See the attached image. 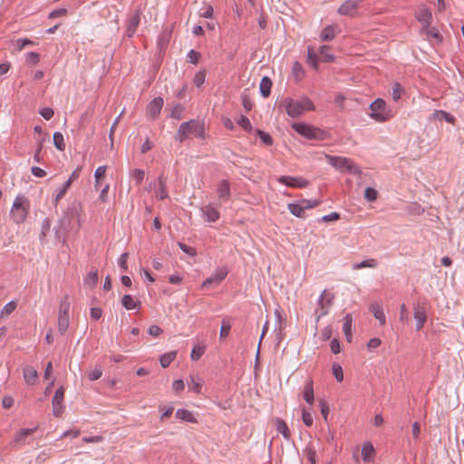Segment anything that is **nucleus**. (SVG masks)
Here are the masks:
<instances>
[{"instance_id":"f257e3e1","label":"nucleus","mask_w":464,"mask_h":464,"mask_svg":"<svg viewBox=\"0 0 464 464\" xmlns=\"http://www.w3.org/2000/svg\"><path fill=\"white\" fill-rule=\"evenodd\" d=\"M79 207L80 205H61V211L63 216L59 219L60 228L56 231L57 237L79 226Z\"/></svg>"},{"instance_id":"f03ea898","label":"nucleus","mask_w":464,"mask_h":464,"mask_svg":"<svg viewBox=\"0 0 464 464\" xmlns=\"http://www.w3.org/2000/svg\"><path fill=\"white\" fill-rule=\"evenodd\" d=\"M280 107L284 108L288 116L297 118L301 116L304 111H314L315 107L313 102L307 97L301 100H294L292 98H284L280 103Z\"/></svg>"},{"instance_id":"7ed1b4c3","label":"nucleus","mask_w":464,"mask_h":464,"mask_svg":"<svg viewBox=\"0 0 464 464\" xmlns=\"http://www.w3.org/2000/svg\"><path fill=\"white\" fill-rule=\"evenodd\" d=\"M326 161L335 169L354 176H361L362 170L357 164L351 159L346 157H339L333 155H325Z\"/></svg>"},{"instance_id":"20e7f679","label":"nucleus","mask_w":464,"mask_h":464,"mask_svg":"<svg viewBox=\"0 0 464 464\" xmlns=\"http://www.w3.org/2000/svg\"><path fill=\"white\" fill-rule=\"evenodd\" d=\"M191 135L202 138L204 136V125L195 120L185 121L179 125L175 140L182 142Z\"/></svg>"},{"instance_id":"39448f33","label":"nucleus","mask_w":464,"mask_h":464,"mask_svg":"<svg viewBox=\"0 0 464 464\" xmlns=\"http://www.w3.org/2000/svg\"><path fill=\"white\" fill-rule=\"evenodd\" d=\"M292 128L308 140H324L329 136L327 131L304 122H295L292 125Z\"/></svg>"},{"instance_id":"423d86ee","label":"nucleus","mask_w":464,"mask_h":464,"mask_svg":"<svg viewBox=\"0 0 464 464\" xmlns=\"http://www.w3.org/2000/svg\"><path fill=\"white\" fill-rule=\"evenodd\" d=\"M385 102L382 99H376L370 104V110L372 112L370 113L371 118L374 119L379 122L386 121L390 115L385 111Z\"/></svg>"},{"instance_id":"0eeeda50","label":"nucleus","mask_w":464,"mask_h":464,"mask_svg":"<svg viewBox=\"0 0 464 464\" xmlns=\"http://www.w3.org/2000/svg\"><path fill=\"white\" fill-rule=\"evenodd\" d=\"M167 178L160 175L157 180L150 184V191H152L157 200H164L168 198Z\"/></svg>"},{"instance_id":"6e6552de","label":"nucleus","mask_w":464,"mask_h":464,"mask_svg":"<svg viewBox=\"0 0 464 464\" xmlns=\"http://www.w3.org/2000/svg\"><path fill=\"white\" fill-rule=\"evenodd\" d=\"M228 274V269L227 266H219L216 268L214 273L211 274L207 279H205L202 283V288H208L212 285H219L222 281L225 280Z\"/></svg>"},{"instance_id":"1a4fd4ad","label":"nucleus","mask_w":464,"mask_h":464,"mask_svg":"<svg viewBox=\"0 0 464 464\" xmlns=\"http://www.w3.org/2000/svg\"><path fill=\"white\" fill-rule=\"evenodd\" d=\"M362 0H346L337 9L341 15L354 16Z\"/></svg>"},{"instance_id":"9d476101","label":"nucleus","mask_w":464,"mask_h":464,"mask_svg":"<svg viewBox=\"0 0 464 464\" xmlns=\"http://www.w3.org/2000/svg\"><path fill=\"white\" fill-rule=\"evenodd\" d=\"M64 397V389L60 387L55 391L54 396L52 400L53 413L54 416L59 417L63 413L64 406L63 404Z\"/></svg>"},{"instance_id":"9b49d317","label":"nucleus","mask_w":464,"mask_h":464,"mask_svg":"<svg viewBox=\"0 0 464 464\" xmlns=\"http://www.w3.org/2000/svg\"><path fill=\"white\" fill-rule=\"evenodd\" d=\"M164 101L162 97H156L150 102L147 106V114L152 120H155L160 114L161 109L163 107Z\"/></svg>"},{"instance_id":"f8f14e48","label":"nucleus","mask_w":464,"mask_h":464,"mask_svg":"<svg viewBox=\"0 0 464 464\" xmlns=\"http://www.w3.org/2000/svg\"><path fill=\"white\" fill-rule=\"evenodd\" d=\"M27 206L28 205H12L10 215L15 223H22L25 219L28 214Z\"/></svg>"},{"instance_id":"ddd939ff","label":"nucleus","mask_w":464,"mask_h":464,"mask_svg":"<svg viewBox=\"0 0 464 464\" xmlns=\"http://www.w3.org/2000/svg\"><path fill=\"white\" fill-rule=\"evenodd\" d=\"M140 10H136L134 14L129 18L127 22L126 35L130 38L136 33V30L140 22Z\"/></svg>"},{"instance_id":"4468645a","label":"nucleus","mask_w":464,"mask_h":464,"mask_svg":"<svg viewBox=\"0 0 464 464\" xmlns=\"http://www.w3.org/2000/svg\"><path fill=\"white\" fill-rule=\"evenodd\" d=\"M413 317L416 321V330L420 331L427 321L426 308L419 304H416L414 306Z\"/></svg>"},{"instance_id":"2eb2a0df","label":"nucleus","mask_w":464,"mask_h":464,"mask_svg":"<svg viewBox=\"0 0 464 464\" xmlns=\"http://www.w3.org/2000/svg\"><path fill=\"white\" fill-rule=\"evenodd\" d=\"M278 180L280 183L293 188H304L308 185V181L306 179L290 176H281Z\"/></svg>"},{"instance_id":"dca6fc26","label":"nucleus","mask_w":464,"mask_h":464,"mask_svg":"<svg viewBox=\"0 0 464 464\" xmlns=\"http://www.w3.org/2000/svg\"><path fill=\"white\" fill-rule=\"evenodd\" d=\"M200 211L203 217L208 222H215L219 218L218 211L213 208L212 205H202L200 208Z\"/></svg>"},{"instance_id":"f3484780","label":"nucleus","mask_w":464,"mask_h":464,"mask_svg":"<svg viewBox=\"0 0 464 464\" xmlns=\"http://www.w3.org/2000/svg\"><path fill=\"white\" fill-rule=\"evenodd\" d=\"M316 205H287L289 211L295 217L303 218H304V210L310 209Z\"/></svg>"},{"instance_id":"a211bd4d","label":"nucleus","mask_w":464,"mask_h":464,"mask_svg":"<svg viewBox=\"0 0 464 464\" xmlns=\"http://www.w3.org/2000/svg\"><path fill=\"white\" fill-rule=\"evenodd\" d=\"M176 418L180 420L189 422V423L198 422L196 417L194 416V413L192 411L185 410V409H179L176 411Z\"/></svg>"},{"instance_id":"6ab92c4d","label":"nucleus","mask_w":464,"mask_h":464,"mask_svg":"<svg viewBox=\"0 0 464 464\" xmlns=\"http://www.w3.org/2000/svg\"><path fill=\"white\" fill-rule=\"evenodd\" d=\"M337 25L330 24L323 29L320 38L323 42L332 41L335 37Z\"/></svg>"},{"instance_id":"aec40b11","label":"nucleus","mask_w":464,"mask_h":464,"mask_svg":"<svg viewBox=\"0 0 464 464\" xmlns=\"http://www.w3.org/2000/svg\"><path fill=\"white\" fill-rule=\"evenodd\" d=\"M121 304L126 310H133L140 307V302L135 301L130 295H123Z\"/></svg>"},{"instance_id":"412c9836","label":"nucleus","mask_w":464,"mask_h":464,"mask_svg":"<svg viewBox=\"0 0 464 464\" xmlns=\"http://www.w3.org/2000/svg\"><path fill=\"white\" fill-rule=\"evenodd\" d=\"M272 81L269 77L264 76L259 84L260 93L263 97L266 98L271 93Z\"/></svg>"},{"instance_id":"4be33fe9","label":"nucleus","mask_w":464,"mask_h":464,"mask_svg":"<svg viewBox=\"0 0 464 464\" xmlns=\"http://www.w3.org/2000/svg\"><path fill=\"white\" fill-rule=\"evenodd\" d=\"M37 376V371L33 367L28 366L24 370V381L29 385H34L36 382Z\"/></svg>"},{"instance_id":"5701e85b","label":"nucleus","mask_w":464,"mask_h":464,"mask_svg":"<svg viewBox=\"0 0 464 464\" xmlns=\"http://www.w3.org/2000/svg\"><path fill=\"white\" fill-rule=\"evenodd\" d=\"M374 453V448L370 441H365L362 447V457L364 462L372 460V455Z\"/></svg>"},{"instance_id":"b1692460","label":"nucleus","mask_w":464,"mask_h":464,"mask_svg":"<svg viewBox=\"0 0 464 464\" xmlns=\"http://www.w3.org/2000/svg\"><path fill=\"white\" fill-rule=\"evenodd\" d=\"M276 426L277 432L288 440L290 439V430L285 421L278 418L276 420Z\"/></svg>"},{"instance_id":"393cba45","label":"nucleus","mask_w":464,"mask_h":464,"mask_svg":"<svg viewBox=\"0 0 464 464\" xmlns=\"http://www.w3.org/2000/svg\"><path fill=\"white\" fill-rule=\"evenodd\" d=\"M304 399L309 405H312L314 401V388L312 381L308 382L304 390Z\"/></svg>"},{"instance_id":"a878e982","label":"nucleus","mask_w":464,"mask_h":464,"mask_svg":"<svg viewBox=\"0 0 464 464\" xmlns=\"http://www.w3.org/2000/svg\"><path fill=\"white\" fill-rule=\"evenodd\" d=\"M378 266V261L374 258L365 259L359 263H356L353 266V268L355 270L362 269V268H376Z\"/></svg>"},{"instance_id":"bb28decb","label":"nucleus","mask_w":464,"mask_h":464,"mask_svg":"<svg viewBox=\"0 0 464 464\" xmlns=\"http://www.w3.org/2000/svg\"><path fill=\"white\" fill-rule=\"evenodd\" d=\"M218 193L220 199L226 201L228 199L229 196V184L226 180L220 181L218 187Z\"/></svg>"},{"instance_id":"cd10ccee","label":"nucleus","mask_w":464,"mask_h":464,"mask_svg":"<svg viewBox=\"0 0 464 464\" xmlns=\"http://www.w3.org/2000/svg\"><path fill=\"white\" fill-rule=\"evenodd\" d=\"M418 20L428 27L432 20L431 13L428 9H421L418 13Z\"/></svg>"},{"instance_id":"c85d7f7f","label":"nucleus","mask_w":464,"mask_h":464,"mask_svg":"<svg viewBox=\"0 0 464 464\" xmlns=\"http://www.w3.org/2000/svg\"><path fill=\"white\" fill-rule=\"evenodd\" d=\"M69 315L59 314L58 316V331L61 334H64L69 327Z\"/></svg>"},{"instance_id":"c756f323","label":"nucleus","mask_w":464,"mask_h":464,"mask_svg":"<svg viewBox=\"0 0 464 464\" xmlns=\"http://www.w3.org/2000/svg\"><path fill=\"white\" fill-rule=\"evenodd\" d=\"M370 310L372 312L374 318L377 319L382 325L385 324L386 317L382 308L378 305L372 304Z\"/></svg>"},{"instance_id":"7c9ffc66","label":"nucleus","mask_w":464,"mask_h":464,"mask_svg":"<svg viewBox=\"0 0 464 464\" xmlns=\"http://www.w3.org/2000/svg\"><path fill=\"white\" fill-rule=\"evenodd\" d=\"M344 323L343 325V330L344 333V335L348 342H351L352 338V316L350 314H346L344 318Z\"/></svg>"},{"instance_id":"2f4dec72","label":"nucleus","mask_w":464,"mask_h":464,"mask_svg":"<svg viewBox=\"0 0 464 464\" xmlns=\"http://www.w3.org/2000/svg\"><path fill=\"white\" fill-rule=\"evenodd\" d=\"M320 54L325 63H331L334 60V55L332 53L331 48L328 45H322L320 47Z\"/></svg>"},{"instance_id":"473e14b6","label":"nucleus","mask_w":464,"mask_h":464,"mask_svg":"<svg viewBox=\"0 0 464 464\" xmlns=\"http://www.w3.org/2000/svg\"><path fill=\"white\" fill-rule=\"evenodd\" d=\"M53 144L60 151H63L65 150L63 135L61 132L56 131L53 133Z\"/></svg>"},{"instance_id":"72a5a7b5","label":"nucleus","mask_w":464,"mask_h":464,"mask_svg":"<svg viewBox=\"0 0 464 464\" xmlns=\"http://www.w3.org/2000/svg\"><path fill=\"white\" fill-rule=\"evenodd\" d=\"M206 347L204 345L197 344L192 348L190 358L192 361H198L204 354Z\"/></svg>"},{"instance_id":"f704fd0d","label":"nucleus","mask_w":464,"mask_h":464,"mask_svg":"<svg viewBox=\"0 0 464 464\" xmlns=\"http://www.w3.org/2000/svg\"><path fill=\"white\" fill-rule=\"evenodd\" d=\"M292 73L296 81L303 79L304 72L302 64L299 62H295L292 66Z\"/></svg>"},{"instance_id":"c9c22d12","label":"nucleus","mask_w":464,"mask_h":464,"mask_svg":"<svg viewBox=\"0 0 464 464\" xmlns=\"http://www.w3.org/2000/svg\"><path fill=\"white\" fill-rule=\"evenodd\" d=\"M202 385L203 381L201 379L196 380L194 378H191L190 382H188V390L197 394H199L201 392Z\"/></svg>"},{"instance_id":"e433bc0d","label":"nucleus","mask_w":464,"mask_h":464,"mask_svg":"<svg viewBox=\"0 0 464 464\" xmlns=\"http://www.w3.org/2000/svg\"><path fill=\"white\" fill-rule=\"evenodd\" d=\"M99 280L98 272L97 271H91L88 273L84 278L85 285L92 287L94 286Z\"/></svg>"},{"instance_id":"4c0bfd02","label":"nucleus","mask_w":464,"mask_h":464,"mask_svg":"<svg viewBox=\"0 0 464 464\" xmlns=\"http://www.w3.org/2000/svg\"><path fill=\"white\" fill-rule=\"evenodd\" d=\"M176 358V353H168L160 356V363L163 368L168 367L171 362Z\"/></svg>"},{"instance_id":"58836bf2","label":"nucleus","mask_w":464,"mask_h":464,"mask_svg":"<svg viewBox=\"0 0 464 464\" xmlns=\"http://www.w3.org/2000/svg\"><path fill=\"white\" fill-rule=\"evenodd\" d=\"M17 303L14 300L8 302L0 312L1 316H6L11 314L16 308Z\"/></svg>"},{"instance_id":"ea45409f","label":"nucleus","mask_w":464,"mask_h":464,"mask_svg":"<svg viewBox=\"0 0 464 464\" xmlns=\"http://www.w3.org/2000/svg\"><path fill=\"white\" fill-rule=\"evenodd\" d=\"M237 124L247 132H250L253 130V127H252V124H251L249 119L245 115L240 116V118L237 121Z\"/></svg>"},{"instance_id":"a19ab883","label":"nucleus","mask_w":464,"mask_h":464,"mask_svg":"<svg viewBox=\"0 0 464 464\" xmlns=\"http://www.w3.org/2000/svg\"><path fill=\"white\" fill-rule=\"evenodd\" d=\"M169 44V34L166 33H162L159 35L157 45L160 51H163L167 48Z\"/></svg>"},{"instance_id":"79ce46f5","label":"nucleus","mask_w":464,"mask_h":464,"mask_svg":"<svg viewBox=\"0 0 464 464\" xmlns=\"http://www.w3.org/2000/svg\"><path fill=\"white\" fill-rule=\"evenodd\" d=\"M392 99H393V101L398 102L401 97V93L404 92V89L399 82H395L392 85Z\"/></svg>"},{"instance_id":"37998d69","label":"nucleus","mask_w":464,"mask_h":464,"mask_svg":"<svg viewBox=\"0 0 464 464\" xmlns=\"http://www.w3.org/2000/svg\"><path fill=\"white\" fill-rule=\"evenodd\" d=\"M69 310H70V302L68 300V296L66 295L60 302L59 314L69 315Z\"/></svg>"},{"instance_id":"c03bdc74","label":"nucleus","mask_w":464,"mask_h":464,"mask_svg":"<svg viewBox=\"0 0 464 464\" xmlns=\"http://www.w3.org/2000/svg\"><path fill=\"white\" fill-rule=\"evenodd\" d=\"M256 132L264 144L267 146L273 144V139L267 132L261 130H256Z\"/></svg>"},{"instance_id":"a18cd8bd","label":"nucleus","mask_w":464,"mask_h":464,"mask_svg":"<svg viewBox=\"0 0 464 464\" xmlns=\"http://www.w3.org/2000/svg\"><path fill=\"white\" fill-rule=\"evenodd\" d=\"M307 62L313 68L317 69V55L311 46L307 50Z\"/></svg>"},{"instance_id":"49530a36","label":"nucleus","mask_w":464,"mask_h":464,"mask_svg":"<svg viewBox=\"0 0 464 464\" xmlns=\"http://www.w3.org/2000/svg\"><path fill=\"white\" fill-rule=\"evenodd\" d=\"M332 299H333V297L327 298V304L326 305H323V307H318L315 310V313L318 314L317 317H316V322H318L321 317H323V316H324V315H326L328 314V307L332 304Z\"/></svg>"},{"instance_id":"de8ad7c7","label":"nucleus","mask_w":464,"mask_h":464,"mask_svg":"<svg viewBox=\"0 0 464 464\" xmlns=\"http://www.w3.org/2000/svg\"><path fill=\"white\" fill-rule=\"evenodd\" d=\"M241 101L246 111H250L253 108V102L249 98L248 94L246 92V91L241 95Z\"/></svg>"},{"instance_id":"09e8293b","label":"nucleus","mask_w":464,"mask_h":464,"mask_svg":"<svg viewBox=\"0 0 464 464\" xmlns=\"http://www.w3.org/2000/svg\"><path fill=\"white\" fill-rule=\"evenodd\" d=\"M178 246L182 252H184L185 254L188 255L191 257H193L197 255V251L195 248H193L182 242H178Z\"/></svg>"},{"instance_id":"8fccbe9b","label":"nucleus","mask_w":464,"mask_h":464,"mask_svg":"<svg viewBox=\"0 0 464 464\" xmlns=\"http://www.w3.org/2000/svg\"><path fill=\"white\" fill-rule=\"evenodd\" d=\"M378 192L375 188L368 187L364 190V197L368 201H374L377 198Z\"/></svg>"},{"instance_id":"3c124183","label":"nucleus","mask_w":464,"mask_h":464,"mask_svg":"<svg viewBox=\"0 0 464 464\" xmlns=\"http://www.w3.org/2000/svg\"><path fill=\"white\" fill-rule=\"evenodd\" d=\"M106 169H107L106 166H100L96 169V170L94 172L96 187L98 186V183L100 182V180L105 177Z\"/></svg>"},{"instance_id":"603ef678","label":"nucleus","mask_w":464,"mask_h":464,"mask_svg":"<svg viewBox=\"0 0 464 464\" xmlns=\"http://www.w3.org/2000/svg\"><path fill=\"white\" fill-rule=\"evenodd\" d=\"M205 79H206V72L204 70L199 71L195 74L193 82L197 87H200L204 83Z\"/></svg>"},{"instance_id":"864d4df0","label":"nucleus","mask_w":464,"mask_h":464,"mask_svg":"<svg viewBox=\"0 0 464 464\" xmlns=\"http://www.w3.org/2000/svg\"><path fill=\"white\" fill-rule=\"evenodd\" d=\"M183 106L181 104H176L172 109H171V111H170V117L171 118H174V119H177V120H179L181 119V116H182V112H183Z\"/></svg>"},{"instance_id":"5fc2aeb1","label":"nucleus","mask_w":464,"mask_h":464,"mask_svg":"<svg viewBox=\"0 0 464 464\" xmlns=\"http://www.w3.org/2000/svg\"><path fill=\"white\" fill-rule=\"evenodd\" d=\"M333 374L337 382H342L343 380V372L342 366L334 363L333 365Z\"/></svg>"},{"instance_id":"6e6d98bb","label":"nucleus","mask_w":464,"mask_h":464,"mask_svg":"<svg viewBox=\"0 0 464 464\" xmlns=\"http://www.w3.org/2000/svg\"><path fill=\"white\" fill-rule=\"evenodd\" d=\"M71 186V180H66L63 185L62 186V188L59 189L58 193L56 194L55 196V201L58 202L60 201L63 197L64 196V194L66 193L67 189L70 188Z\"/></svg>"},{"instance_id":"4d7b16f0","label":"nucleus","mask_w":464,"mask_h":464,"mask_svg":"<svg viewBox=\"0 0 464 464\" xmlns=\"http://www.w3.org/2000/svg\"><path fill=\"white\" fill-rule=\"evenodd\" d=\"M25 61L30 64H37L40 61V55L37 53L30 52L27 53Z\"/></svg>"},{"instance_id":"13d9d810","label":"nucleus","mask_w":464,"mask_h":464,"mask_svg":"<svg viewBox=\"0 0 464 464\" xmlns=\"http://www.w3.org/2000/svg\"><path fill=\"white\" fill-rule=\"evenodd\" d=\"M302 420L305 426L310 427L313 425V422H314L313 416H312L311 412L307 411L304 409L303 410Z\"/></svg>"},{"instance_id":"bf43d9fd","label":"nucleus","mask_w":464,"mask_h":464,"mask_svg":"<svg viewBox=\"0 0 464 464\" xmlns=\"http://www.w3.org/2000/svg\"><path fill=\"white\" fill-rule=\"evenodd\" d=\"M67 14V9L58 8L49 13L48 18L54 19L56 17L65 16Z\"/></svg>"},{"instance_id":"052dcab7","label":"nucleus","mask_w":464,"mask_h":464,"mask_svg":"<svg viewBox=\"0 0 464 464\" xmlns=\"http://www.w3.org/2000/svg\"><path fill=\"white\" fill-rule=\"evenodd\" d=\"M340 218V214L337 213V212H332L331 214H328V215H324L323 216L319 221H323V222H333V221H336Z\"/></svg>"},{"instance_id":"680f3d73","label":"nucleus","mask_w":464,"mask_h":464,"mask_svg":"<svg viewBox=\"0 0 464 464\" xmlns=\"http://www.w3.org/2000/svg\"><path fill=\"white\" fill-rule=\"evenodd\" d=\"M102 375V371L100 367H96L88 374V379L90 381H97L99 380Z\"/></svg>"},{"instance_id":"e2e57ef3","label":"nucleus","mask_w":464,"mask_h":464,"mask_svg":"<svg viewBox=\"0 0 464 464\" xmlns=\"http://www.w3.org/2000/svg\"><path fill=\"white\" fill-rule=\"evenodd\" d=\"M230 330L231 325L228 323L223 321L220 327L219 337L221 339L227 337L229 334Z\"/></svg>"},{"instance_id":"0e129e2a","label":"nucleus","mask_w":464,"mask_h":464,"mask_svg":"<svg viewBox=\"0 0 464 464\" xmlns=\"http://www.w3.org/2000/svg\"><path fill=\"white\" fill-rule=\"evenodd\" d=\"M35 430H36V428H34V429H21L19 430L18 434L16 435L15 440H22L24 438H26L27 436H29L30 434H32Z\"/></svg>"},{"instance_id":"69168bd1","label":"nucleus","mask_w":464,"mask_h":464,"mask_svg":"<svg viewBox=\"0 0 464 464\" xmlns=\"http://www.w3.org/2000/svg\"><path fill=\"white\" fill-rule=\"evenodd\" d=\"M199 56H200L199 53H198L194 50H190L187 55L188 61L193 64L198 63Z\"/></svg>"},{"instance_id":"338daca9","label":"nucleus","mask_w":464,"mask_h":464,"mask_svg":"<svg viewBox=\"0 0 464 464\" xmlns=\"http://www.w3.org/2000/svg\"><path fill=\"white\" fill-rule=\"evenodd\" d=\"M145 176L144 170L140 169H135L132 171V178L137 181L138 184L141 183Z\"/></svg>"},{"instance_id":"774afa93","label":"nucleus","mask_w":464,"mask_h":464,"mask_svg":"<svg viewBox=\"0 0 464 464\" xmlns=\"http://www.w3.org/2000/svg\"><path fill=\"white\" fill-rule=\"evenodd\" d=\"M428 35L434 38L438 43H441L443 41L442 35L440 34L438 29L432 27L428 31Z\"/></svg>"}]
</instances>
